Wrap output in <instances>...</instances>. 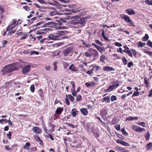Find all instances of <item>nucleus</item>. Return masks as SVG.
Masks as SVG:
<instances>
[{
  "label": "nucleus",
  "mask_w": 152,
  "mask_h": 152,
  "mask_svg": "<svg viewBox=\"0 0 152 152\" xmlns=\"http://www.w3.org/2000/svg\"><path fill=\"white\" fill-rule=\"evenodd\" d=\"M17 63H15L4 67L2 70L3 74L5 75L13 71L18 70L19 68L16 66Z\"/></svg>",
  "instance_id": "nucleus-1"
},
{
  "label": "nucleus",
  "mask_w": 152,
  "mask_h": 152,
  "mask_svg": "<svg viewBox=\"0 0 152 152\" xmlns=\"http://www.w3.org/2000/svg\"><path fill=\"white\" fill-rule=\"evenodd\" d=\"M84 55L87 57L91 58L93 56L96 58L98 57L99 53L96 50L90 48L84 53Z\"/></svg>",
  "instance_id": "nucleus-2"
},
{
  "label": "nucleus",
  "mask_w": 152,
  "mask_h": 152,
  "mask_svg": "<svg viewBox=\"0 0 152 152\" xmlns=\"http://www.w3.org/2000/svg\"><path fill=\"white\" fill-rule=\"evenodd\" d=\"M52 23V22H49L46 23H44V22H40L37 23L35 25H34V26L37 27L36 28H39L41 27L44 28L43 29H40V31L43 32H45L46 33V32L48 31L49 30V28L45 27H46L47 25L51 24Z\"/></svg>",
  "instance_id": "nucleus-3"
},
{
  "label": "nucleus",
  "mask_w": 152,
  "mask_h": 152,
  "mask_svg": "<svg viewBox=\"0 0 152 152\" xmlns=\"http://www.w3.org/2000/svg\"><path fill=\"white\" fill-rule=\"evenodd\" d=\"M62 31H58L57 33H54L53 34H50L48 37L49 39L53 40H61L63 39L64 37Z\"/></svg>",
  "instance_id": "nucleus-4"
},
{
  "label": "nucleus",
  "mask_w": 152,
  "mask_h": 152,
  "mask_svg": "<svg viewBox=\"0 0 152 152\" xmlns=\"http://www.w3.org/2000/svg\"><path fill=\"white\" fill-rule=\"evenodd\" d=\"M120 17L121 19H124L125 22L129 24V26L132 27L134 26V25L132 20L128 16L126 15L121 14L120 15Z\"/></svg>",
  "instance_id": "nucleus-5"
},
{
  "label": "nucleus",
  "mask_w": 152,
  "mask_h": 152,
  "mask_svg": "<svg viewBox=\"0 0 152 152\" xmlns=\"http://www.w3.org/2000/svg\"><path fill=\"white\" fill-rule=\"evenodd\" d=\"M16 34L18 37L23 36L20 39V40H24L28 37V35L29 33L23 31L18 32V31H17Z\"/></svg>",
  "instance_id": "nucleus-6"
},
{
  "label": "nucleus",
  "mask_w": 152,
  "mask_h": 152,
  "mask_svg": "<svg viewBox=\"0 0 152 152\" xmlns=\"http://www.w3.org/2000/svg\"><path fill=\"white\" fill-rule=\"evenodd\" d=\"M73 51V48L72 47H68L64 49L63 51V53L64 56H65L72 53Z\"/></svg>",
  "instance_id": "nucleus-7"
},
{
  "label": "nucleus",
  "mask_w": 152,
  "mask_h": 152,
  "mask_svg": "<svg viewBox=\"0 0 152 152\" xmlns=\"http://www.w3.org/2000/svg\"><path fill=\"white\" fill-rule=\"evenodd\" d=\"M131 128L135 132L139 133L145 130V129L144 128H141L138 126L134 125H132Z\"/></svg>",
  "instance_id": "nucleus-8"
},
{
  "label": "nucleus",
  "mask_w": 152,
  "mask_h": 152,
  "mask_svg": "<svg viewBox=\"0 0 152 152\" xmlns=\"http://www.w3.org/2000/svg\"><path fill=\"white\" fill-rule=\"evenodd\" d=\"M31 69V66L29 65L25 66L22 68V72L23 74H26L29 72Z\"/></svg>",
  "instance_id": "nucleus-9"
},
{
  "label": "nucleus",
  "mask_w": 152,
  "mask_h": 152,
  "mask_svg": "<svg viewBox=\"0 0 152 152\" xmlns=\"http://www.w3.org/2000/svg\"><path fill=\"white\" fill-rule=\"evenodd\" d=\"M50 9L51 10L49 11V14L50 16H54L59 13L54 7H51Z\"/></svg>",
  "instance_id": "nucleus-10"
},
{
  "label": "nucleus",
  "mask_w": 152,
  "mask_h": 152,
  "mask_svg": "<svg viewBox=\"0 0 152 152\" xmlns=\"http://www.w3.org/2000/svg\"><path fill=\"white\" fill-rule=\"evenodd\" d=\"M124 48L125 50H123V51L127 53L129 56L133 57L132 53L131 51L129 50V48L126 45L124 46Z\"/></svg>",
  "instance_id": "nucleus-11"
},
{
  "label": "nucleus",
  "mask_w": 152,
  "mask_h": 152,
  "mask_svg": "<svg viewBox=\"0 0 152 152\" xmlns=\"http://www.w3.org/2000/svg\"><path fill=\"white\" fill-rule=\"evenodd\" d=\"M85 18H80L78 17L77 18V21L78 22V24L81 25L82 26H84L86 24Z\"/></svg>",
  "instance_id": "nucleus-12"
},
{
  "label": "nucleus",
  "mask_w": 152,
  "mask_h": 152,
  "mask_svg": "<svg viewBox=\"0 0 152 152\" xmlns=\"http://www.w3.org/2000/svg\"><path fill=\"white\" fill-rule=\"evenodd\" d=\"M33 132L36 134H39L42 132V129L39 127L34 126L32 128Z\"/></svg>",
  "instance_id": "nucleus-13"
},
{
  "label": "nucleus",
  "mask_w": 152,
  "mask_h": 152,
  "mask_svg": "<svg viewBox=\"0 0 152 152\" xmlns=\"http://www.w3.org/2000/svg\"><path fill=\"white\" fill-rule=\"evenodd\" d=\"M125 11L129 15H135L136 14L134 11L131 8L126 10Z\"/></svg>",
  "instance_id": "nucleus-14"
},
{
  "label": "nucleus",
  "mask_w": 152,
  "mask_h": 152,
  "mask_svg": "<svg viewBox=\"0 0 152 152\" xmlns=\"http://www.w3.org/2000/svg\"><path fill=\"white\" fill-rule=\"evenodd\" d=\"M103 70L106 72H110L114 71L115 70V69L113 67L109 66H106L103 67Z\"/></svg>",
  "instance_id": "nucleus-15"
},
{
  "label": "nucleus",
  "mask_w": 152,
  "mask_h": 152,
  "mask_svg": "<svg viewBox=\"0 0 152 152\" xmlns=\"http://www.w3.org/2000/svg\"><path fill=\"white\" fill-rule=\"evenodd\" d=\"M149 78H148L147 77H144V83L146 87L147 88L150 87V83L149 81Z\"/></svg>",
  "instance_id": "nucleus-16"
},
{
  "label": "nucleus",
  "mask_w": 152,
  "mask_h": 152,
  "mask_svg": "<svg viewBox=\"0 0 152 152\" xmlns=\"http://www.w3.org/2000/svg\"><path fill=\"white\" fill-rule=\"evenodd\" d=\"M80 146V145L76 141H73L71 144V146L73 148H78Z\"/></svg>",
  "instance_id": "nucleus-17"
},
{
  "label": "nucleus",
  "mask_w": 152,
  "mask_h": 152,
  "mask_svg": "<svg viewBox=\"0 0 152 152\" xmlns=\"http://www.w3.org/2000/svg\"><path fill=\"white\" fill-rule=\"evenodd\" d=\"M100 115L102 118H104L106 116L107 114V112L105 109H103L100 112Z\"/></svg>",
  "instance_id": "nucleus-18"
},
{
  "label": "nucleus",
  "mask_w": 152,
  "mask_h": 152,
  "mask_svg": "<svg viewBox=\"0 0 152 152\" xmlns=\"http://www.w3.org/2000/svg\"><path fill=\"white\" fill-rule=\"evenodd\" d=\"M80 111L82 114L84 116L87 115L88 114V111L86 108H82L80 110Z\"/></svg>",
  "instance_id": "nucleus-19"
},
{
  "label": "nucleus",
  "mask_w": 152,
  "mask_h": 152,
  "mask_svg": "<svg viewBox=\"0 0 152 152\" xmlns=\"http://www.w3.org/2000/svg\"><path fill=\"white\" fill-rule=\"evenodd\" d=\"M116 82L117 83H116L115 82H114L113 83V84L111 85L114 89L117 88L119 86L120 83H119V82L117 80Z\"/></svg>",
  "instance_id": "nucleus-20"
},
{
  "label": "nucleus",
  "mask_w": 152,
  "mask_h": 152,
  "mask_svg": "<svg viewBox=\"0 0 152 152\" xmlns=\"http://www.w3.org/2000/svg\"><path fill=\"white\" fill-rule=\"evenodd\" d=\"M64 110L63 107H58L56 109V114L60 115L61 114Z\"/></svg>",
  "instance_id": "nucleus-21"
},
{
  "label": "nucleus",
  "mask_w": 152,
  "mask_h": 152,
  "mask_svg": "<svg viewBox=\"0 0 152 152\" xmlns=\"http://www.w3.org/2000/svg\"><path fill=\"white\" fill-rule=\"evenodd\" d=\"M69 69L72 71L74 72L77 71L78 70V69L74 66L73 64H72L69 66Z\"/></svg>",
  "instance_id": "nucleus-22"
},
{
  "label": "nucleus",
  "mask_w": 152,
  "mask_h": 152,
  "mask_svg": "<svg viewBox=\"0 0 152 152\" xmlns=\"http://www.w3.org/2000/svg\"><path fill=\"white\" fill-rule=\"evenodd\" d=\"M106 102L107 103H109L110 102V97L107 96L103 98L102 100V102Z\"/></svg>",
  "instance_id": "nucleus-23"
},
{
  "label": "nucleus",
  "mask_w": 152,
  "mask_h": 152,
  "mask_svg": "<svg viewBox=\"0 0 152 152\" xmlns=\"http://www.w3.org/2000/svg\"><path fill=\"white\" fill-rule=\"evenodd\" d=\"M85 85L87 87L94 86L95 85V83L94 82H91L90 83H86Z\"/></svg>",
  "instance_id": "nucleus-24"
},
{
  "label": "nucleus",
  "mask_w": 152,
  "mask_h": 152,
  "mask_svg": "<svg viewBox=\"0 0 152 152\" xmlns=\"http://www.w3.org/2000/svg\"><path fill=\"white\" fill-rule=\"evenodd\" d=\"M77 114L78 111L76 109L73 108L72 109L71 114L73 117H75L76 115Z\"/></svg>",
  "instance_id": "nucleus-25"
},
{
  "label": "nucleus",
  "mask_w": 152,
  "mask_h": 152,
  "mask_svg": "<svg viewBox=\"0 0 152 152\" xmlns=\"http://www.w3.org/2000/svg\"><path fill=\"white\" fill-rule=\"evenodd\" d=\"M30 145L31 143L30 142H26L23 146V148L28 150L29 149Z\"/></svg>",
  "instance_id": "nucleus-26"
},
{
  "label": "nucleus",
  "mask_w": 152,
  "mask_h": 152,
  "mask_svg": "<svg viewBox=\"0 0 152 152\" xmlns=\"http://www.w3.org/2000/svg\"><path fill=\"white\" fill-rule=\"evenodd\" d=\"M138 118H139L137 117H132L131 116H129L126 118V120L132 121L133 120H138Z\"/></svg>",
  "instance_id": "nucleus-27"
},
{
  "label": "nucleus",
  "mask_w": 152,
  "mask_h": 152,
  "mask_svg": "<svg viewBox=\"0 0 152 152\" xmlns=\"http://www.w3.org/2000/svg\"><path fill=\"white\" fill-rule=\"evenodd\" d=\"M107 59V58H106V57L104 55H102L101 56L100 60L101 62L104 63L105 62L104 60H106Z\"/></svg>",
  "instance_id": "nucleus-28"
},
{
  "label": "nucleus",
  "mask_w": 152,
  "mask_h": 152,
  "mask_svg": "<svg viewBox=\"0 0 152 152\" xmlns=\"http://www.w3.org/2000/svg\"><path fill=\"white\" fill-rule=\"evenodd\" d=\"M121 60L123 64L124 65H126L127 64V60L125 57H123L121 58Z\"/></svg>",
  "instance_id": "nucleus-29"
},
{
  "label": "nucleus",
  "mask_w": 152,
  "mask_h": 152,
  "mask_svg": "<svg viewBox=\"0 0 152 152\" xmlns=\"http://www.w3.org/2000/svg\"><path fill=\"white\" fill-rule=\"evenodd\" d=\"M50 40V39H49V38H48V37L47 38H44L43 39H42L41 40L40 42L42 43H50V42H48V40Z\"/></svg>",
  "instance_id": "nucleus-30"
},
{
  "label": "nucleus",
  "mask_w": 152,
  "mask_h": 152,
  "mask_svg": "<svg viewBox=\"0 0 152 152\" xmlns=\"http://www.w3.org/2000/svg\"><path fill=\"white\" fill-rule=\"evenodd\" d=\"M152 148V143L150 142L148 143L146 145V148L147 150H148Z\"/></svg>",
  "instance_id": "nucleus-31"
},
{
  "label": "nucleus",
  "mask_w": 152,
  "mask_h": 152,
  "mask_svg": "<svg viewBox=\"0 0 152 152\" xmlns=\"http://www.w3.org/2000/svg\"><path fill=\"white\" fill-rule=\"evenodd\" d=\"M114 90V88L112 86H111L107 89L104 90V91L106 92H109L113 90Z\"/></svg>",
  "instance_id": "nucleus-32"
},
{
  "label": "nucleus",
  "mask_w": 152,
  "mask_h": 152,
  "mask_svg": "<svg viewBox=\"0 0 152 152\" xmlns=\"http://www.w3.org/2000/svg\"><path fill=\"white\" fill-rule=\"evenodd\" d=\"M23 9L27 11H29L30 10H32V8L30 7L25 6L23 7Z\"/></svg>",
  "instance_id": "nucleus-33"
},
{
  "label": "nucleus",
  "mask_w": 152,
  "mask_h": 152,
  "mask_svg": "<svg viewBox=\"0 0 152 152\" xmlns=\"http://www.w3.org/2000/svg\"><path fill=\"white\" fill-rule=\"evenodd\" d=\"M101 67L100 66L97 65H94V71L95 72L98 73V71L100 69Z\"/></svg>",
  "instance_id": "nucleus-34"
},
{
  "label": "nucleus",
  "mask_w": 152,
  "mask_h": 152,
  "mask_svg": "<svg viewBox=\"0 0 152 152\" xmlns=\"http://www.w3.org/2000/svg\"><path fill=\"white\" fill-rule=\"evenodd\" d=\"M96 49L101 53H102L103 52H104L105 50L104 48H102L99 46H98Z\"/></svg>",
  "instance_id": "nucleus-35"
},
{
  "label": "nucleus",
  "mask_w": 152,
  "mask_h": 152,
  "mask_svg": "<svg viewBox=\"0 0 152 152\" xmlns=\"http://www.w3.org/2000/svg\"><path fill=\"white\" fill-rule=\"evenodd\" d=\"M71 84L72 85V87L71 89V91H74L75 90V83L73 81H71L70 82Z\"/></svg>",
  "instance_id": "nucleus-36"
},
{
  "label": "nucleus",
  "mask_w": 152,
  "mask_h": 152,
  "mask_svg": "<svg viewBox=\"0 0 152 152\" xmlns=\"http://www.w3.org/2000/svg\"><path fill=\"white\" fill-rule=\"evenodd\" d=\"M121 131L122 132V134L123 135H126V136L128 135V133L125 131L124 128L123 127L121 129Z\"/></svg>",
  "instance_id": "nucleus-37"
},
{
  "label": "nucleus",
  "mask_w": 152,
  "mask_h": 152,
  "mask_svg": "<svg viewBox=\"0 0 152 152\" xmlns=\"http://www.w3.org/2000/svg\"><path fill=\"white\" fill-rule=\"evenodd\" d=\"M144 136L146 140L148 141L149 140L150 137V134L149 132H148L146 134H145Z\"/></svg>",
  "instance_id": "nucleus-38"
},
{
  "label": "nucleus",
  "mask_w": 152,
  "mask_h": 152,
  "mask_svg": "<svg viewBox=\"0 0 152 152\" xmlns=\"http://www.w3.org/2000/svg\"><path fill=\"white\" fill-rule=\"evenodd\" d=\"M49 4H53V5L55 6L56 7L58 8H59L58 6L60 4L57 1H56L54 4H53V3H49Z\"/></svg>",
  "instance_id": "nucleus-39"
},
{
  "label": "nucleus",
  "mask_w": 152,
  "mask_h": 152,
  "mask_svg": "<svg viewBox=\"0 0 152 152\" xmlns=\"http://www.w3.org/2000/svg\"><path fill=\"white\" fill-rule=\"evenodd\" d=\"M149 37L147 34H146L144 37L142 38V41H145L149 39Z\"/></svg>",
  "instance_id": "nucleus-40"
},
{
  "label": "nucleus",
  "mask_w": 152,
  "mask_h": 152,
  "mask_svg": "<svg viewBox=\"0 0 152 152\" xmlns=\"http://www.w3.org/2000/svg\"><path fill=\"white\" fill-rule=\"evenodd\" d=\"M102 35L103 38L106 41H108V37H106L105 35L104 32V30L102 31Z\"/></svg>",
  "instance_id": "nucleus-41"
},
{
  "label": "nucleus",
  "mask_w": 152,
  "mask_h": 152,
  "mask_svg": "<svg viewBox=\"0 0 152 152\" xmlns=\"http://www.w3.org/2000/svg\"><path fill=\"white\" fill-rule=\"evenodd\" d=\"M38 94H39V96L41 97H43L44 94H43V92L42 89H39V91H38Z\"/></svg>",
  "instance_id": "nucleus-42"
},
{
  "label": "nucleus",
  "mask_w": 152,
  "mask_h": 152,
  "mask_svg": "<svg viewBox=\"0 0 152 152\" xmlns=\"http://www.w3.org/2000/svg\"><path fill=\"white\" fill-rule=\"evenodd\" d=\"M145 45V42L142 43L141 42H139L138 45V47L142 48Z\"/></svg>",
  "instance_id": "nucleus-43"
},
{
  "label": "nucleus",
  "mask_w": 152,
  "mask_h": 152,
  "mask_svg": "<svg viewBox=\"0 0 152 152\" xmlns=\"http://www.w3.org/2000/svg\"><path fill=\"white\" fill-rule=\"evenodd\" d=\"M137 124L143 127H145L146 126V124L144 122H139L138 123H137Z\"/></svg>",
  "instance_id": "nucleus-44"
},
{
  "label": "nucleus",
  "mask_w": 152,
  "mask_h": 152,
  "mask_svg": "<svg viewBox=\"0 0 152 152\" xmlns=\"http://www.w3.org/2000/svg\"><path fill=\"white\" fill-rule=\"evenodd\" d=\"M131 51L132 52L133 55L134 57L136 58L137 54V51L136 50L134 49H131Z\"/></svg>",
  "instance_id": "nucleus-45"
},
{
  "label": "nucleus",
  "mask_w": 152,
  "mask_h": 152,
  "mask_svg": "<svg viewBox=\"0 0 152 152\" xmlns=\"http://www.w3.org/2000/svg\"><path fill=\"white\" fill-rule=\"evenodd\" d=\"M68 96L70 100L72 102H73L75 99L74 97L72 96V95L70 94H68Z\"/></svg>",
  "instance_id": "nucleus-46"
},
{
  "label": "nucleus",
  "mask_w": 152,
  "mask_h": 152,
  "mask_svg": "<svg viewBox=\"0 0 152 152\" xmlns=\"http://www.w3.org/2000/svg\"><path fill=\"white\" fill-rule=\"evenodd\" d=\"M139 94V92L138 91H135L132 95V97H134L135 96H137Z\"/></svg>",
  "instance_id": "nucleus-47"
},
{
  "label": "nucleus",
  "mask_w": 152,
  "mask_h": 152,
  "mask_svg": "<svg viewBox=\"0 0 152 152\" xmlns=\"http://www.w3.org/2000/svg\"><path fill=\"white\" fill-rule=\"evenodd\" d=\"M34 138L37 142H38L40 139L39 136L37 134L34 135Z\"/></svg>",
  "instance_id": "nucleus-48"
},
{
  "label": "nucleus",
  "mask_w": 152,
  "mask_h": 152,
  "mask_svg": "<svg viewBox=\"0 0 152 152\" xmlns=\"http://www.w3.org/2000/svg\"><path fill=\"white\" fill-rule=\"evenodd\" d=\"M30 89L31 91L33 93L34 91L35 90V87L34 86V85H31L30 87Z\"/></svg>",
  "instance_id": "nucleus-49"
},
{
  "label": "nucleus",
  "mask_w": 152,
  "mask_h": 152,
  "mask_svg": "<svg viewBox=\"0 0 152 152\" xmlns=\"http://www.w3.org/2000/svg\"><path fill=\"white\" fill-rule=\"evenodd\" d=\"M82 100V96L81 95H78L77 96V98L76 99V100L77 101H80Z\"/></svg>",
  "instance_id": "nucleus-50"
},
{
  "label": "nucleus",
  "mask_w": 152,
  "mask_h": 152,
  "mask_svg": "<svg viewBox=\"0 0 152 152\" xmlns=\"http://www.w3.org/2000/svg\"><path fill=\"white\" fill-rule=\"evenodd\" d=\"M0 11H1V14H2L5 12L4 8L3 7L2 5H0Z\"/></svg>",
  "instance_id": "nucleus-51"
},
{
  "label": "nucleus",
  "mask_w": 152,
  "mask_h": 152,
  "mask_svg": "<svg viewBox=\"0 0 152 152\" xmlns=\"http://www.w3.org/2000/svg\"><path fill=\"white\" fill-rule=\"evenodd\" d=\"M152 0H151V1H150L149 0H145V3L146 4L149 5H152Z\"/></svg>",
  "instance_id": "nucleus-52"
},
{
  "label": "nucleus",
  "mask_w": 152,
  "mask_h": 152,
  "mask_svg": "<svg viewBox=\"0 0 152 152\" xmlns=\"http://www.w3.org/2000/svg\"><path fill=\"white\" fill-rule=\"evenodd\" d=\"M30 54L31 55H32L34 54L38 55L39 54V53L37 51H36L34 50H33L32 51H30Z\"/></svg>",
  "instance_id": "nucleus-53"
},
{
  "label": "nucleus",
  "mask_w": 152,
  "mask_h": 152,
  "mask_svg": "<svg viewBox=\"0 0 152 152\" xmlns=\"http://www.w3.org/2000/svg\"><path fill=\"white\" fill-rule=\"evenodd\" d=\"M66 98L65 99V100L66 104L68 105H70V104L69 101V99L67 97L68 95H66Z\"/></svg>",
  "instance_id": "nucleus-54"
},
{
  "label": "nucleus",
  "mask_w": 152,
  "mask_h": 152,
  "mask_svg": "<svg viewBox=\"0 0 152 152\" xmlns=\"http://www.w3.org/2000/svg\"><path fill=\"white\" fill-rule=\"evenodd\" d=\"M117 100L116 97L114 95H112L111 96V100L112 102H113Z\"/></svg>",
  "instance_id": "nucleus-55"
},
{
  "label": "nucleus",
  "mask_w": 152,
  "mask_h": 152,
  "mask_svg": "<svg viewBox=\"0 0 152 152\" xmlns=\"http://www.w3.org/2000/svg\"><path fill=\"white\" fill-rule=\"evenodd\" d=\"M116 148L118 150H119L121 151H124V148H123L121 147H120L119 146H117V147H116Z\"/></svg>",
  "instance_id": "nucleus-56"
},
{
  "label": "nucleus",
  "mask_w": 152,
  "mask_h": 152,
  "mask_svg": "<svg viewBox=\"0 0 152 152\" xmlns=\"http://www.w3.org/2000/svg\"><path fill=\"white\" fill-rule=\"evenodd\" d=\"M5 150H6L7 151H10L12 150V148H10L9 147V145H5Z\"/></svg>",
  "instance_id": "nucleus-57"
},
{
  "label": "nucleus",
  "mask_w": 152,
  "mask_h": 152,
  "mask_svg": "<svg viewBox=\"0 0 152 152\" xmlns=\"http://www.w3.org/2000/svg\"><path fill=\"white\" fill-rule=\"evenodd\" d=\"M147 45L149 46L152 48V42L150 40H148L147 42Z\"/></svg>",
  "instance_id": "nucleus-58"
},
{
  "label": "nucleus",
  "mask_w": 152,
  "mask_h": 152,
  "mask_svg": "<svg viewBox=\"0 0 152 152\" xmlns=\"http://www.w3.org/2000/svg\"><path fill=\"white\" fill-rule=\"evenodd\" d=\"M133 65V63L132 61L129 62L127 65V66L129 68H130L131 66H132Z\"/></svg>",
  "instance_id": "nucleus-59"
},
{
  "label": "nucleus",
  "mask_w": 152,
  "mask_h": 152,
  "mask_svg": "<svg viewBox=\"0 0 152 152\" xmlns=\"http://www.w3.org/2000/svg\"><path fill=\"white\" fill-rule=\"evenodd\" d=\"M121 145H123L127 146H129L130 145L129 144V143L126 142L124 141H122V142L121 143Z\"/></svg>",
  "instance_id": "nucleus-60"
},
{
  "label": "nucleus",
  "mask_w": 152,
  "mask_h": 152,
  "mask_svg": "<svg viewBox=\"0 0 152 152\" xmlns=\"http://www.w3.org/2000/svg\"><path fill=\"white\" fill-rule=\"evenodd\" d=\"M7 136L8 137V138L9 140H10L11 138L12 134L10 132H9V133L7 134Z\"/></svg>",
  "instance_id": "nucleus-61"
},
{
  "label": "nucleus",
  "mask_w": 152,
  "mask_h": 152,
  "mask_svg": "<svg viewBox=\"0 0 152 152\" xmlns=\"http://www.w3.org/2000/svg\"><path fill=\"white\" fill-rule=\"evenodd\" d=\"M144 53L145 54H147L148 55L151 56H152V51H148L145 50L144 52Z\"/></svg>",
  "instance_id": "nucleus-62"
},
{
  "label": "nucleus",
  "mask_w": 152,
  "mask_h": 152,
  "mask_svg": "<svg viewBox=\"0 0 152 152\" xmlns=\"http://www.w3.org/2000/svg\"><path fill=\"white\" fill-rule=\"evenodd\" d=\"M115 127L117 130H119L120 129V126L119 124L115 125Z\"/></svg>",
  "instance_id": "nucleus-63"
},
{
  "label": "nucleus",
  "mask_w": 152,
  "mask_h": 152,
  "mask_svg": "<svg viewBox=\"0 0 152 152\" xmlns=\"http://www.w3.org/2000/svg\"><path fill=\"white\" fill-rule=\"evenodd\" d=\"M22 53L24 54H30V51L29 50H25L24 51L22 52Z\"/></svg>",
  "instance_id": "nucleus-64"
}]
</instances>
